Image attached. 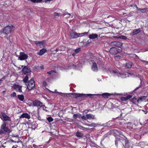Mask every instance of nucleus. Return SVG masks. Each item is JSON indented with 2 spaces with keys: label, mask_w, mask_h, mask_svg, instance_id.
<instances>
[{
  "label": "nucleus",
  "mask_w": 148,
  "mask_h": 148,
  "mask_svg": "<svg viewBox=\"0 0 148 148\" xmlns=\"http://www.w3.org/2000/svg\"><path fill=\"white\" fill-rule=\"evenodd\" d=\"M26 85L27 86V88L29 90H30L34 89L35 86V83L34 78H32V79L27 83H26Z\"/></svg>",
  "instance_id": "nucleus-5"
},
{
  "label": "nucleus",
  "mask_w": 148,
  "mask_h": 148,
  "mask_svg": "<svg viewBox=\"0 0 148 148\" xmlns=\"http://www.w3.org/2000/svg\"><path fill=\"white\" fill-rule=\"evenodd\" d=\"M88 119H95V115L90 114H87Z\"/></svg>",
  "instance_id": "nucleus-18"
},
{
  "label": "nucleus",
  "mask_w": 148,
  "mask_h": 148,
  "mask_svg": "<svg viewBox=\"0 0 148 148\" xmlns=\"http://www.w3.org/2000/svg\"><path fill=\"white\" fill-rule=\"evenodd\" d=\"M146 106H148V103L147 104Z\"/></svg>",
  "instance_id": "nucleus-61"
},
{
  "label": "nucleus",
  "mask_w": 148,
  "mask_h": 148,
  "mask_svg": "<svg viewBox=\"0 0 148 148\" xmlns=\"http://www.w3.org/2000/svg\"><path fill=\"white\" fill-rule=\"evenodd\" d=\"M142 61L145 64H147L148 63V62L144 60H142Z\"/></svg>",
  "instance_id": "nucleus-45"
},
{
  "label": "nucleus",
  "mask_w": 148,
  "mask_h": 148,
  "mask_svg": "<svg viewBox=\"0 0 148 148\" xmlns=\"http://www.w3.org/2000/svg\"><path fill=\"white\" fill-rule=\"evenodd\" d=\"M23 118H26L27 119H29L30 118V116L27 113H24L20 117V119Z\"/></svg>",
  "instance_id": "nucleus-13"
},
{
  "label": "nucleus",
  "mask_w": 148,
  "mask_h": 148,
  "mask_svg": "<svg viewBox=\"0 0 148 148\" xmlns=\"http://www.w3.org/2000/svg\"><path fill=\"white\" fill-rule=\"evenodd\" d=\"M46 49H43L40 50V52L38 53V54L40 56H41L44 54L46 51Z\"/></svg>",
  "instance_id": "nucleus-21"
},
{
  "label": "nucleus",
  "mask_w": 148,
  "mask_h": 148,
  "mask_svg": "<svg viewBox=\"0 0 148 148\" xmlns=\"http://www.w3.org/2000/svg\"><path fill=\"white\" fill-rule=\"evenodd\" d=\"M81 118L82 119H84L85 120H86L88 119L87 114L85 116H82L81 117Z\"/></svg>",
  "instance_id": "nucleus-32"
},
{
  "label": "nucleus",
  "mask_w": 148,
  "mask_h": 148,
  "mask_svg": "<svg viewBox=\"0 0 148 148\" xmlns=\"http://www.w3.org/2000/svg\"><path fill=\"white\" fill-rule=\"evenodd\" d=\"M34 3H38L41 2L42 0H28Z\"/></svg>",
  "instance_id": "nucleus-27"
},
{
  "label": "nucleus",
  "mask_w": 148,
  "mask_h": 148,
  "mask_svg": "<svg viewBox=\"0 0 148 148\" xmlns=\"http://www.w3.org/2000/svg\"><path fill=\"white\" fill-rule=\"evenodd\" d=\"M140 86H141V85L140 86H139V87H138L136 88L135 90H137V89H138L139 88H140Z\"/></svg>",
  "instance_id": "nucleus-55"
},
{
  "label": "nucleus",
  "mask_w": 148,
  "mask_h": 148,
  "mask_svg": "<svg viewBox=\"0 0 148 148\" xmlns=\"http://www.w3.org/2000/svg\"><path fill=\"white\" fill-rule=\"evenodd\" d=\"M14 88L19 92H22V87L19 85H15L14 86Z\"/></svg>",
  "instance_id": "nucleus-16"
},
{
  "label": "nucleus",
  "mask_w": 148,
  "mask_h": 148,
  "mask_svg": "<svg viewBox=\"0 0 148 148\" xmlns=\"http://www.w3.org/2000/svg\"><path fill=\"white\" fill-rule=\"evenodd\" d=\"M54 51H55V52H56H56L58 51V49H56V50H54Z\"/></svg>",
  "instance_id": "nucleus-50"
},
{
  "label": "nucleus",
  "mask_w": 148,
  "mask_h": 148,
  "mask_svg": "<svg viewBox=\"0 0 148 148\" xmlns=\"http://www.w3.org/2000/svg\"><path fill=\"white\" fill-rule=\"evenodd\" d=\"M12 142H15V143H16V141H15V142H14V141L13 140H12Z\"/></svg>",
  "instance_id": "nucleus-57"
},
{
  "label": "nucleus",
  "mask_w": 148,
  "mask_h": 148,
  "mask_svg": "<svg viewBox=\"0 0 148 148\" xmlns=\"http://www.w3.org/2000/svg\"><path fill=\"white\" fill-rule=\"evenodd\" d=\"M5 38L6 39V42H7L8 43L10 42V36H9V37H8L5 36Z\"/></svg>",
  "instance_id": "nucleus-30"
},
{
  "label": "nucleus",
  "mask_w": 148,
  "mask_h": 148,
  "mask_svg": "<svg viewBox=\"0 0 148 148\" xmlns=\"http://www.w3.org/2000/svg\"><path fill=\"white\" fill-rule=\"evenodd\" d=\"M124 141L125 142V145H126L128 143V141L127 140H125Z\"/></svg>",
  "instance_id": "nucleus-49"
},
{
  "label": "nucleus",
  "mask_w": 148,
  "mask_h": 148,
  "mask_svg": "<svg viewBox=\"0 0 148 148\" xmlns=\"http://www.w3.org/2000/svg\"><path fill=\"white\" fill-rule=\"evenodd\" d=\"M76 136L77 137H79V138L82 137L83 135V134H82V133H81L80 132H77L76 133Z\"/></svg>",
  "instance_id": "nucleus-25"
},
{
  "label": "nucleus",
  "mask_w": 148,
  "mask_h": 148,
  "mask_svg": "<svg viewBox=\"0 0 148 148\" xmlns=\"http://www.w3.org/2000/svg\"><path fill=\"white\" fill-rule=\"evenodd\" d=\"M132 97V96L129 95L126 96V97H123L121 98V100L122 101H125Z\"/></svg>",
  "instance_id": "nucleus-22"
},
{
  "label": "nucleus",
  "mask_w": 148,
  "mask_h": 148,
  "mask_svg": "<svg viewBox=\"0 0 148 148\" xmlns=\"http://www.w3.org/2000/svg\"><path fill=\"white\" fill-rule=\"evenodd\" d=\"M61 14H60V13H58L57 12H54V16H58L59 15H61Z\"/></svg>",
  "instance_id": "nucleus-40"
},
{
  "label": "nucleus",
  "mask_w": 148,
  "mask_h": 148,
  "mask_svg": "<svg viewBox=\"0 0 148 148\" xmlns=\"http://www.w3.org/2000/svg\"><path fill=\"white\" fill-rule=\"evenodd\" d=\"M134 6L137 9L138 8V7H137V5H136V4H135L134 5Z\"/></svg>",
  "instance_id": "nucleus-51"
},
{
  "label": "nucleus",
  "mask_w": 148,
  "mask_h": 148,
  "mask_svg": "<svg viewBox=\"0 0 148 148\" xmlns=\"http://www.w3.org/2000/svg\"><path fill=\"white\" fill-rule=\"evenodd\" d=\"M2 79H0V85L2 83Z\"/></svg>",
  "instance_id": "nucleus-56"
},
{
  "label": "nucleus",
  "mask_w": 148,
  "mask_h": 148,
  "mask_svg": "<svg viewBox=\"0 0 148 148\" xmlns=\"http://www.w3.org/2000/svg\"><path fill=\"white\" fill-rule=\"evenodd\" d=\"M66 15H69V16H67V17L68 18L70 17V16H71V14L69 13H67V14H66Z\"/></svg>",
  "instance_id": "nucleus-46"
},
{
  "label": "nucleus",
  "mask_w": 148,
  "mask_h": 148,
  "mask_svg": "<svg viewBox=\"0 0 148 148\" xmlns=\"http://www.w3.org/2000/svg\"><path fill=\"white\" fill-rule=\"evenodd\" d=\"M55 90V91H56V90Z\"/></svg>",
  "instance_id": "nucleus-63"
},
{
  "label": "nucleus",
  "mask_w": 148,
  "mask_h": 148,
  "mask_svg": "<svg viewBox=\"0 0 148 148\" xmlns=\"http://www.w3.org/2000/svg\"><path fill=\"white\" fill-rule=\"evenodd\" d=\"M131 101L134 104H136L139 103V102H138V99H137L136 98L134 97L133 98H132L131 99Z\"/></svg>",
  "instance_id": "nucleus-19"
},
{
  "label": "nucleus",
  "mask_w": 148,
  "mask_h": 148,
  "mask_svg": "<svg viewBox=\"0 0 148 148\" xmlns=\"http://www.w3.org/2000/svg\"><path fill=\"white\" fill-rule=\"evenodd\" d=\"M47 84V83L45 82H43V85L44 86H45Z\"/></svg>",
  "instance_id": "nucleus-48"
},
{
  "label": "nucleus",
  "mask_w": 148,
  "mask_h": 148,
  "mask_svg": "<svg viewBox=\"0 0 148 148\" xmlns=\"http://www.w3.org/2000/svg\"><path fill=\"white\" fill-rule=\"evenodd\" d=\"M92 69L94 71H98L97 65L95 62H92Z\"/></svg>",
  "instance_id": "nucleus-14"
},
{
  "label": "nucleus",
  "mask_w": 148,
  "mask_h": 148,
  "mask_svg": "<svg viewBox=\"0 0 148 148\" xmlns=\"http://www.w3.org/2000/svg\"><path fill=\"white\" fill-rule=\"evenodd\" d=\"M147 97L145 96H143L140 97L138 98V102L139 103L142 101H146Z\"/></svg>",
  "instance_id": "nucleus-15"
},
{
  "label": "nucleus",
  "mask_w": 148,
  "mask_h": 148,
  "mask_svg": "<svg viewBox=\"0 0 148 148\" xmlns=\"http://www.w3.org/2000/svg\"><path fill=\"white\" fill-rule=\"evenodd\" d=\"M28 75H26L24 78L23 80V82L25 83V84L28 82H27L28 79Z\"/></svg>",
  "instance_id": "nucleus-28"
},
{
  "label": "nucleus",
  "mask_w": 148,
  "mask_h": 148,
  "mask_svg": "<svg viewBox=\"0 0 148 148\" xmlns=\"http://www.w3.org/2000/svg\"><path fill=\"white\" fill-rule=\"evenodd\" d=\"M81 49L80 48H79L77 49H75V53H78L80 51Z\"/></svg>",
  "instance_id": "nucleus-33"
},
{
  "label": "nucleus",
  "mask_w": 148,
  "mask_h": 148,
  "mask_svg": "<svg viewBox=\"0 0 148 148\" xmlns=\"http://www.w3.org/2000/svg\"><path fill=\"white\" fill-rule=\"evenodd\" d=\"M51 54H55L56 53V52H55V51H51Z\"/></svg>",
  "instance_id": "nucleus-43"
},
{
  "label": "nucleus",
  "mask_w": 148,
  "mask_h": 148,
  "mask_svg": "<svg viewBox=\"0 0 148 148\" xmlns=\"http://www.w3.org/2000/svg\"><path fill=\"white\" fill-rule=\"evenodd\" d=\"M55 73V71H50L48 72L47 73L50 75H51L53 73Z\"/></svg>",
  "instance_id": "nucleus-37"
},
{
  "label": "nucleus",
  "mask_w": 148,
  "mask_h": 148,
  "mask_svg": "<svg viewBox=\"0 0 148 148\" xmlns=\"http://www.w3.org/2000/svg\"><path fill=\"white\" fill-rule=\"evenodd\" d=\"M122 51V49H117L115 47H112L110 49V52L112 54H116L119 53L121 52Z\"/></svg>",
  "instance_id": "nucleus-7"
},
{
  "label": "nucleus",
  "mask_w": 148,
  "mask_h": 148,
  "mask_svg": "<svg viewBox=\"0 0 148 148\" xmlns=\"http://www.w3.org/2000/svg\"><path fill=\"white\" fill-rule=\"evenodd\" d=\"M85 125L87 126H91V124H88V123H85Z\"/></svg>",
  "instance_id": "nucleus-47"
},
{
  "label": "nucleus",
  "mask_w": 148,
  "mask_h": 148,
  "mask_svg": "<svg viewBox=\"0 0 148 148\" xmlns=\"http://www.w3.org/2000/svg\"><path fill=\"white\" fill-rule=\"evenodd\" d=\"M91 127H95L96 126V124L94 123H93L91 124Z\"/></svg>",
  "instance_id": "nucleus-41"
},
{
  "label": "nucleus",
  "mask_w": 148,
  "mask_h": 148,
  "mask_svg": "<svg viewBox=\"0 0 148 148\" xmlns=\"http://www.w3.org/2000/svg\"><path fill=\"white\" fill-rule=\"evenodd\" d=\"M147 112L146 111V112H145V114H146L147 113Z\"/></svg>",
  "instance_id": "nucleus-59"
},
{
  "label": "nucleus",
  "mask_w": 148,
  "mask_h": 148,
  "mask_svg": "<svg viewBox=\"0 0 148 148\" xmlns=\"http://www.w3.org/2000/svg\"><path fill=\"white\" fill-rule=\"evenodd\" d=\"M18 99L21 101H23L24 99V97L23 95H18Z\"/></svg>",
  "instance_id": "nucleus-26"
},
{
  "label": "nucleus",
  "mask_w": 148,
  "mask_h": 148,
  "mask_svg": "<svg viewBox=\"0 0 148 148\" xmlns=\"http://www.w3.org/2000/svg\"><path fill=\"white\" fill-rule=\"evenodd\" d=\"M98 37V34H91L89 36V38L90 39H95L97 38Z\"/></svg>",
  "instance_id": "nucleus-17"
},
{
  "label": "nucleus",
  "mask_w": 148,
  "mask_h": 148,
  "mask_svg": "<svg viewBox=\"0 0 148 148\" xmlns=\"http://www.w3.org/2000/svg\"><path fill=\"white\" fill-rule=\"evenodd\" d=\"M28 58V56L24 53L20 52L18 59L21 60H26Z\"/></svg>",
  "instance_id": "nucleus-9"
},
{
  "label": "nucleus",
  "mask_w": 148,
  "mask_h": 148,
  "mask_svg": "<svg viewBox=\"0 0 148 148\" xmlns=\"http://www.w3.org/2000/svg\"><path fill=\"white\" fill-rule=\"evenodd\" d=\"M147 112L146 111V112H145V114H146L147 113Z\"/></svg>",
  "instance_id": "nucleus-60"
},
{
  "label": "nucleus",
  "mask_w": 148,
  "mask_h": 148,
  "mask_svg": "<svg viewBox=\"0 0 148 148\" xmlns=\"http://www.w3.org/2000/svg\"><path fill=\"white\" fill-rule=\"evenodd\" d=\"M72 94L73 95V97H75L76 99H77L79 97L82 98L87 97H90L92 98V96L96 95L95 94H84L78 93H72Z\"/></svg>",
  "instance_id": "nucleus-2"
},
{
  "label": "nucleus",
  "mask_w": 148,
  "mask_h": 148,
  "mask_svg": "<svg viewBox=\"0 0 148 148\" xmlns=\"http://www.w3.org/2000/svg\"><path fill=\"white\" fill-rule=\"evenodd\" d=\"M120 38H121L122 39H123L124 40H126L127 39V38L125 37V36H120L119 37Z\"/></svg>",
  "instance_id": "nucleus-38"
},
{
  "label": "nucleus",
  "mask_w": 148,
  "mask_h": 148,
  "mask_svg": "<svg viewBox=\"0 0 148 148\" xmlns=\"http://www.w3.org/2000/svg\"><path fill=\"white\" fill-rule=\"evenodd\" d=\"M13 28V26L12 25H9L3 29L2 32L7 35L11 32Z\"/></svg>",
  "instance_id": "nucleus-4"
},
{
  "label": "nucleus",
  "mask_w": 148,
  "mask_h": 148,
  "mask_svg": "<svg viewBox=\"0 0 148 148\" xmlns=\"http://www.w3.org/2000/svg\"><path fill=\"white\" fill-rule=\"evenodd\" d=\"M16 94L15 92H13L12 94L11 95V97H16Z\"/></svg>",
  "instance_id": "nucleus-39"
},
{
  "label": "nucleus",
  "mask_w": 148,
  "mask_h": 148,
  "mask_svg": "<svg viewBox=\"0 0 148 148\" xmlns=\"http://www.w3.org/2000/svg\"><path fill=\"white\" fill-rule=\"evenodd\" d=\"M47 119L49 122H51L53 121V119L50 117L47 118Z\"/></svg>",
  "instance_id": "nucleus-34"
},
{
  "label": "nucleus",
  "mask_w": 148,
  "mask_h": 148,
  "mask_svg": "<svg viewBox=\"0 0 148 148\" xmlns=\"http://www.w3.org/2000/svg\"><path fill=\"white\" fill-rule=\"evenodd\" d=\"M147 11V9L145 8L143 9H141V12L143 13H144L146 12Z\"/></svg>",
  "instance_id": "nucleus-35"
},
{
  "label": "nucleus",
  "mask_w": 148,
  "mask_h": 148,
  "mask_svg": "<svg viewBox=\"0 0 148 148\" xmlns=\"http://www.w3.org/2000/svg\"><path fill=\"white\" fill-rule=\"evenodd\" d=\"M132 63L129 62H127L125 66L127 68H130L132 66Z\"/></svg>",
  "instance_id": "nucleus-24"
},
{
  "label": "nucleus",
  "mask_w": 148,
  "mask_h": 148,
  "mask_svg": "<svg viewBox=\"0 0 148 148\" xmlns=\"http://www.w3.org/2000/svg\"><path fill=\"white\" fill-rule=\"evenodd\" d=\"M141 9L139 8H138L137 9V10H139L141 11Z\"/></svg>",
  "instance_id": "nucleus-54"
},
{
  "label": "nucleus",
  "mask_w": 148,
  "mask_h": 148,
  "mask_svg": "<svg viewBox=\"0 0 148 148\" xmlns=\"http://www.w3.org/2000/svg\"><path fill=\"white\" fill-rule=\"evenodd\" d=\"M19 142H18H18H17V143H19Z\"/></svg>",
  "instance_id": "nucleus-62"
},
{
  "label": "nucleus",
  "mask_w": 148,
  "mask_h": 148,
  "mask_svg": "<svg viewBox=\"0 0 148 148\" xmlns=\"http://www.w3.org/2000/svg\"><path fill=\"white\" fill-rule=\"evenodd\" d=\"M87 33L88 32H86L82 33H77L76 32L72 31L70 32V35L72 38H75L79 37L81 35H86L87 34Z\"/></svg>",
  "instance_id": "nucleus-6"
},
{
  "label": "nucleus",
  "mask_w": 148,
  "mask_h": 148,
  "mask_svg": "<svg viewBox=\"0 0 148 148\" xmlns=\"http://www.w3.org/2000/svg\"><path fill=\"white\" fill-rule=\"evenodd\" d=\"M78 116V115L77 114H74L73 115V117L75 119H76Z\"/></svg>",
  "instance_id": "nucleus-42"
},
{
  "label": "nucleus",
  "mask_w": 148,
  "mask_h": 148,
  "mask_svg": "<svg viewBox=\"0 0 148 148\" xmlns=\"http://www.w3.org/2000/svg\"><path fill=\"white\" fill-rule=\"evenodd\" d=\"M1 128L3 131L4 132H6L10 133L11 132L10 130L8 127L6 126V124L5 122L1 125Z\"/></svg>",
  "instance_id": "nucleus-8"
},
{
  "label": "nucleus",
  "mask_w": 148,
  "mask_h": 148,
  "mask_svg": "<svg viewBox=\"0 0 148 148\" xmlns=\"http://www.w3.org/2000/svg\"><path fill=\"white\" fill-rule=\"evenodd\" d=\"M92 62H95L96 64L98 65L100 67H103V63L102 61V59L99 58H96L95 57L91 60Z\"/></svg>",
  "instance_id": "nucleus-3"
},
{
  "label": "nucleus",
  "mask_w": 148,
  "mask_h": 148,
  "mask_svg": "<svg viewBox=\"0 0 148 148\" xmlns=\"http://www.w3.org/2000/svg\"><path fill=\"white\" fill-rule=\"evenodd\" d=\"M3 119L5 121H10L11 120L10 118L8 116L5 114H3Z\"/></svg>",
  "instance_id": "nucleus-23"
},
{
  "label": "nucleus",
  "mask_w": 148,
  "mask_h": 148,
  "mask_svg": "<svg viewBox=\"0 0 148 148\" xmlns=\"http://www.w3.org/2000/svg\"><path fill=\"white\" fill-rule=\"evenodd\" d=\"M140 32V30L139 29H136V30H134L132 32V33L133 34L135 35V34H136Z\"/></svg>",
  "instance_id": "nucleus-29"
},
{
  "label": "nucleus",
  "mask_w": 148,
  "mask_h": 148,
  "mask_svg": "<svg viewBox=\"0 0 148 148\" xmlns=\"http://www.w3.org/2000/svg\"><path fill=\"white\" fill-rule=\"evenodd\" d=\"M23 73L25 74L29 75L31 71L27 66H25L22 69Z\"/></svg>",
  "instance_id": "nucleus-12"
},
{
  "label": "nucleus",
  "mask_w": 148,
  "mask_h": 148,
  "mask_svg": "<svg viewBox=\"0 0 148 148\" xmlns=\"http://www.w3.org/2000/svg\"><path fill=\"white\" fill-rule=\"evenodd\" d=\"M3 131L2 130V129H0V134H3Z\"/></svg>",
  "instance_id": "nucleus-44"
},
{
  "label": "nucleus",
  "mask_w": 148,
  "mask_h": 148,
  "mask_svg": "<svg viewBox=\"0 0 148 148\" xmlns=\"http://www.w3.org/2000/svg\"><path fill=\"white\" fill-rule=\"evenodd\" d=\"M112 72L113 75L114 76H118L119 77L122 78H125L133 75L131 73H128L127 72L120 73L117 70H113Z\"/></svg>",
  "instance_id": "nucleus-1"
},
{
  "label": "nucleus",
  "mask_w": 148,
  "mask_h": 148,
  "mask_svg": "<svg viewBox=\"0 0 148 148\" xmlns=\"http://www.w3.org/2000/svg\"><path fill=\"white\" fill-rule=\"evenodd\" d=\"M43 107V109L44 110H45V108H46V107L44 106H42Z\"/></svg>",
  "instance_id": "nucleus-52"
},
{
  "label": "nucleus",
  "mask_w": 148,
  "mask_h": 148,
  "mask_svg": "<svg viewBox=\"0 0 148 148\" xmlns=\"http://www.w3.org/2000/svg\"><path fill=\"white\" fill-rule=\"evenodd\" d=\"M117 143H116V142H115V145L116 146H117Z\"/></svg>",
  "instance_id": "nucleus-58"
},
{
  "label": "nucleus",
  "mask_w": 148,
  "mask_h": 148,
  "mask_svg": "<svg viewBox=\"0 0 148 148\" xmlns=\"http://www.w3.org/2000/svg\"><path fill=\"white\" fill-rule=\"evenodd\" d=\"M109 95H110L108 93H105L103 94L102 95V96H103V97H107L109 96Z\"/></svg>",
  "instance_id": "nucleus-31"
},
{
  "label": "nucleus",
  "mask_w": 148,
  "mask_h": 148,
  "mask_svg": "<svg viewBox=\"0 0 148 148\" xmlns=\"http://www.w3.org/2000/svg\"><path fill=\"white\" fill-rule=\"evenodd\" d=\"M33 104L34 106H37L39 108L44 106L43 104L40 101L35 100L33 102Z\"/></svg>",
  "instance_id": "nucleus-10"
},
{
  "label": "nucleus",
  "mask_w": 148,
  "mask_h": 148,
  "mask_svg": "<svg viewBox=\"0 0 148 148\" xmlns=\"http://www.w3.org/2000/svg\"><path fill=\"white\" fill-rule=\"evenodd\" d=\"M110 45L112 46H116L120 49L121 48L123 44L120 42L114 41L111 42L110 43Z\"/></svg>",
  "instance_id": "nucleus-11"
},
{
  "label": "nucleus",
  "mask_w": 148,
  "mask_h": 148,
  "mask_svg": "<svg viewBox=\"0 0 148 148\" xmlns=\"http://www.w3.org/2000/svg\"><path fill=\"white\" fill-rule=\"evenodd\" d=\"M82 129L83 130H86V131H87V130H90V129L88 128H85L83 127H82Z\"/></svg>",
  "instance_id": "nucleus-36"
},
{
  "label": "nucleus",
  "mask_w": 148,
  "mask_h": 148,
  "mask_svg": "<svg viewBox=\"0 0 148 148\" xmlns=\"http://www.w3.org/2000/svg\"><path fill=\"white\" fill-rule=\"evenodd\" d=\"M76 53H73L72 54V55L73 56H75V55H76Z\"/></svg>",
  "instance_id": "nucleus-53"
},
{
  "label": "nucleus",
  "mask_w": 148,
  "mask_h": 148,
  "mask_svg": "<svg viewBox=\"0 0 148 148\" xmlns=\"http://www.w3.org/2000/svg\"><path fill=\"white\" fill-rule=\"evenodd\" d=\"M44 42V41H34V43L36 45H39L41 46V45H43V44Z\"/></svg>",
  "instance_id": "nucleus-20"
}]
</instances>
